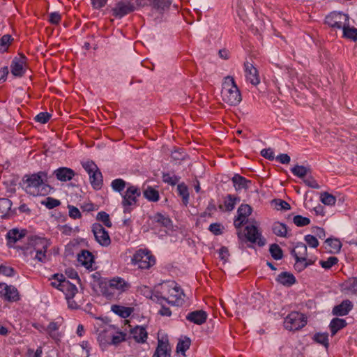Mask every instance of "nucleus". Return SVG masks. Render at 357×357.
Listing matches in <instances>:
<instances>
[{"label":"nucleus","instance_id":"nucleus-52","mask_svg":"<svg viewBox=\"0 0 357 357\" xmlns=\"http://www.w3.org/2000/svg\"><path fill=\"white\" fill-rule=\"evenodd\" d=\"M51 280V286L61 290V285L63 284V280H65L66 278L63 274L56 273L52 275Z\"/></svg>","mask_w":357,"mask_h":357},{"label":"nucleus","instance_id":"nucleus-22","mask_svg":"<svg viewBox=\"0 0 357 357\" xmlns=\"http://www.w3.org/2000/svg\"><path fill=\"white\" fill-rule=\"evenodd\" d=\"M130 334L132 335L134 340L138 343L146 342L148 333L146 328L142 326H136L130 330Z\"/></svg>","mask_w":357,"mask_h":357},{"label":"nucleus","instance_id":"nucleus-59","mask_svg":"<svg viewBox=\"0 0 357 357\" xmlns=\"http://www.w3.org/2000/svg\"><path fill=\"white\" fill-rule=\"evenodd\" d=\"M50 118L51 114L48 112H40L35 116L34 120L37 122L45 124L48 122Z\"/></svg>","mask_w":357,"mask_h":357},{"label":"nucleus","instance_id":"nucleus-1","mask_svg":"<svg viewBox=\"0 0 357 357\" xmlns=\"http://www.w3.org/2000/svg\"><path fill=\"white\" fill-rule=\"evenodd\" d=\"M25 191L33 196L47 195L52 188L48 184L47 174L39 172L31 175H25L23 178Z\"/></svg>","mask_w":357,"mask_h":357},{"label":"nucleus","instance_id":"nucleus-17","mask_svg":"<svg viewBox=\"0 0 357 357\" xmlns=\"http://www.w3.org/2000/svg\"><path fill=\"white\" fill-rule=\"evenodd\" d=\"M26 58L21 56L20 58H15L10 65L11 73L14 76L22 77L25 72L24 66L26 63Z\"/></svg>","mask_w":357,"mask_h":357},{"label":"nucleus","instance_id":"nucleus-40","mask_svg":"<svg viewBox=\"0 0 357 357\" xmlns=\"http://www.w3.org/2000/svg\"><path fill=\"white\" fill-rule=\"evenodd\" d=\"M12 206V202L10 199L7 198H1L0 199V215L1 217L5 218L6 217Z\"/></svg>","mask_w":357,"mask_h":357},{"label":"nucleus","instance_id":"nucleus-55","mask_svg":"<svg viewBox=\"0 0 357 357\" xmlns=\"http://www.w3.org/2000/svg\"><path fill=\"white\" fill-rule=\"evenodd\" d=\"M293 222L298 227H304L310 223V220L307 217L297 215L294 217Z\"/></svg>","mask_w":357,"mask_h":357},{"label":"nucleus","instance_id":"nucleus-6","mask_svg":"<svg viewBox=\"0 0 357 357\" xmlns=\"http://www.w3.org/2000/svg\"><path fill=\"white\" fill-rule=\"evenodd\" d=\"M82 167L89 176L92 188L96 190L101 189L103 185V177L96 164L93 161H87L82 163Z\"/></svg>","mask_w":357,"mask_h":357},{"label":"nucleus","instance_id":"nucleus-43","mask_svg":"<svg viewBox=\"0 0 357 357\" xmlns=\"http://www.w3.org/2000/svg\"><path fill=\"white\" fill-rule=\"evenodd\" d=\"M271 204V206L278 211H288L291 208L289 203L280 199H273Z\"/></svg>","mask_w":357,"mask_h":357},{"label":"nucleus","instance_id":"nucleus-29","mask_svg":"<svg viewBox=\"0 0 357 357\" xmlns=\"http://www.w3.org/2000/svg\"><path fill=\"white\" fill-rule=\"evenodd\" d=\"M111 310L120 317L126 319L130 316L134 311V308L119 305H112L111 306Z\"/></svg>","mask_w":357,"mask_h":357},{"label":"nucleus","instance_id":"nucleus-39","mask_svg":"<svg viewBox=\"0 0 357 357\" xmlns=\"http://www.w3.org/2000/svg\"><path fill=\"white\" fill-rule=\"evenodd\" d=\"M343 31V36L346 38L351 39L354 41L357 40V29L351 27L349 22L342 29Z\"/></svg>","mask_w":357,"mask_h":357},{"label":"nucleus","instance_id":"nucleus-24","mask_svg":"<svg viewBox=\"0 0 357 357\" xmlns=\"http://www.w3.org/2000/svg\"><path fill=\"white\" fill-rule=\"evenodd\" d=\"M291 254L295 259H302L303 261H305L307 255L306 245L302 242L297 243L295 247L291 250Z\"/></svg>","mask_w":357,"mask_h":357},{"label":"nucleus","instance_id":"nucleus-56","mask_svg":"<svg viewBox=\"0 0 357 357\" xmlns=\"http://www.w3.org/2000/svg\"><path fill=\"white\" fill-rule=\"evenodd\" d=\"M208 230L214 235L219 236L222 234L224 226L218 222L212 223L209 225Z\"/></svg>","mask_w":357,"mask_h":357},{"label":"nucleus","instance_id":"nucleus-31","mask_svg":"<svg viewBox=\"0 0 357 357\" xmlns=\"http://www.w3.org/2000/svg\"><path fill=\"white\" fill-rule=\"evenodd\" d=\"M150 6L160 13L167 10L171 4L172 0H148Z\"/></svg>","mask_w":357,"mask_h":357},{"label":"nucleus","instance_id":"nucleus-5","mask_svg":"<svg viewBox=\"0 0 357 357\" xmlns=\"http://www.w3.org/2000/svg\"><path fill=\"white\" fill-rule=\"evenodd\" d=\"M141 196V190L137 185H129L124 193L121 194V202L124 213H130L138 206V200Z\"/></svg>","mask_w":357,"mask_h":357},{"label":"nucleus","instance_id":"nucleus-7","mask_svg":"<svg viewBox=\"0 0 357 357\" xmlns=\"http://www.w3.org/2000/svg\"><path fill=\"white\" fill-rule=\"evenodd\" d=\"M234 226L239 240V247L243 248L245 243V204H242L234 219Z\"/></svg>","mask_w":357,"mask_h":357},{"label":"nucleus","instance_id":"nucleus-3","mask_svg":"<svg viewBox=\"0 0 357 357\" xmlns=\"http://www.w3.org/2000/svg\"><path fill=\"white\" fill-rule=\"evenodd\" d=\"M49 245L50 243L46 238L33 236L30 238L25 253L29 255L33 259L45 263L47 260L46 252Z\"/></svg>","mask_w":357,"mask_h":357},{"label":"nucleus","instance_id":"nucleus-28","mask_svg":"<svg viewBox=\"0 0 357 357\" xmlns=\"http://www.w3.org/2000/svg\"><path fill=\"white\" fill-rule=\"evenodd\" d=\"M126 333L122 331H116V328L110 325L109 344L117 345L126 340Z\"/></svg>","mask_w":357,"mask_h":357},{"label":"nucleus","instance_id":"nucleus-14","mask_svg":"<svg viewBox=\"0 0 357 357\" xmlns=\"http://www.w3.org/2000/svg\"><path fill=\"white\" fill-rule=\"evenodd\" d=\"M171 351L167 337H162L158 340V346L153 357H171Z\"/></svg>","mask_w":357,"mask_h":357},{"label":"nucleus","instance_id":"nucleus-9","mask_svg":"<svg viewBox=\"0 0 357 357\" xmlns=\"http://www.w3.org/2000/svg\"><path fill=\"white\" fill-rule=\"evenodd\" d=\"M307 324L306 317L298 312H291L284 320V327L289 331L301 329Z\"/></svg>","mask_w":357,"mask_h":357},{"label":"nucleus","instance_id":"nucleus-41","mask_svg":"<svg viewBox=\"0 0 357 357\" xmlns=\"http://www.w3.org/2000/svg\"><path fill=\"white\" fill-rule=\"evenodd\" d=\"M233 185L236 191L245 188V178L238 174H235L231 178Z\"/></svg>","mask_w":357,"mask_h":357},{"label":"nucleus","instance_id":"nucleus-33","mask_svg":"<svg viewBox=\"0 0 357 357\" xmlns=\"http://www.w3.org/2000/svg\"><path fill=\"white\" fill-rule=\"evenodd\" d=\"M109 284L107 282H101L100 284V291L107 299L112 300L116 298V291L109 287Z\"/></svg>","mask_w":357,"mask_h":357},{"label":"nucleus","instance_id":"nucleus-26","mask_svg":"<svg viewBox=\"0 0 357 357\" xmlns=\"http://www.w3.org/2000/svg\"><path fill=\"white\" fill-rule=\"evenodd\" d=\"M66 296V298H73L77 293V288L75 284L70 282L66 279L63 280L61 290Z\"/></svg>","mask_w":357,"mask_h":357},{"label":"nucleus","instance_id":"nucleus-25","mask_svg":"<svg viewBox=\"0 0 357 357\" xmlns=\"http://www.w3.org/2000/svg\"><path fill=\"white\" fill-rule=\"evenodd\" d=\"M150 219L152 220L153 223L158 224L159 226L165 228H170L172 225L171 219L167 215H163L159 212L151 216Z\"/></svg>","mask_w":357,"mask_h":357},{"label":"nucleus","instance_id":"nucleus-37","mask_svg":"<svg viewBox=\"0 0 357 357\" xmlns=\"http://www.w3.org/2000/svg\"><path fill=\"white\" fill-rule=\"evenodd\" d=\"M98 341L100 347L109 345L110 342V326L101 331L98 336Z\"/></svg>","mask_w":357,"mask_h":357},{"label":"nucleus","instance_id":"nucleus-32","mask_svg":"<svg viewBox=\"0 0 357 357\" xmlns=\"http://www.w3.org/2000/svg\"><path fill=\"white\" fill-rule=\"evenodd\" d=\"M276 280L284 285L289 287L296 282V278L293 274L288 272H282L278 275Z\"/></svg>","mask_w":357,"mask_h":357},{"label":"nucleus","instance_id":"nucleus-20","mask_svg":"<svg viewBox=\"0 0 357 357\" xmlns=\"http://www.w3.org/2000/svg\"><path fill=\"white\" fill-rule=\"evenodd\" d=\"M109 287H112L119 294L126 291L130 288V284L120 277H115L107 282Z\"/></svg>","mask_w":357,"mask_h":357},{"label":"nucleus","instance_id":"nucleus-36","mask_svg":"<svg viewBox=\"0 0 357 357\" xmlns=\"http://www.w3.org/2000/svg\"><path fill=\"white\" fill-rule=\"evenodd\" d=\"M129 185H131L129 183H127L122 178H116L114 179L111 183V187L114 192H119L121 195L123 194L122 192L128 188Z\"/></svg>","mask_w":357,"mask_h":357},{"label":"nucleus","instance_id":"nucleus-62","mask_svg":"<svg viewBox=\"0 0 357 357\" xmlns=\"http://www.w3.org/2000/svg\"><path fill=\"white\" fill-rule=\"evenodd\" d=\"M15 272L14 268L12 267L0 265V275L12 277L15 275Z\"/></svg>","mask_w":357,"mask_h":357},{"label":"nucleus","instance_id":"nucleus-46","mask_svg":"<svg viewBox=\"0 0 357 357\" xmlns=\"http://www.w3.org/2000/svg\"><path fill=\"white\" fill-rule=\"evenodd\" d=\"M96 220L102 222L103 225L108 228H111L112 227V222L110 220L109 215L105 211L98 212L96 215Z\"/></svg>","mask_w":357,"mask_h":357},{"label":"nucleus","instance_id":"nucleus-2","mask_svg":"<svg viewBox=\"0 0 357 357\" xmlns=\"http://www.w3.org/2000/svg\"><path fill=\"white\" fill-rule=\"evenodd\" d=\"M252 212V207L247 204V241L261 248L266 244V239L262 235L259 222L254 218H248Z\"/></svg>","mask_w":357,"mask_h":357},{"label":"nucleus","instance_id":"nucleus-8","mask_svg":"<svg viewBox=\"0 0 357 357\" xmlns=\"http://www.w3.org/2000/svg\"><path fill=\"white\" fill-rule=\"evenodd\" d=\"M132 263L140 269H149L155 264V259L150 251L140 249L134 254Z\"/></svg>","mask_w":357,"mask_h":357},{"label":"nucleus","instance_id":"nucleus-64","mask_svg":"<svg viewBox=\"0 0 357 357\" xmlns=\"http://www.w3.org/2000/svg\"><path fill=\"white\" fill-rule=\"evenodd\" d=\"M218 255L220 260L224 263L227 262L229 256L228 248L225 246L221 247L218 250Z\"/></svg>","mask_w":357,"mask_h":357},{"label":"nucleus","instance_id":"nucleus-21","mask_svg":"<svg viewBox=\"0 0 357 357\" xmlns=\"http://www.w3.org/2000/svg\"><path fill=\"white\" fill-rule=\"evenodd\" d=\"M353 304L349 300H344L340 304L334 306L332 312L335 316H344L352 310Z\"/></svg>","mask_w":357,"mask_h":357},{"label":"nucleus","instance_id":"nucleus-18","mask_svg":"<svg viewBox=\"0 0 357 357\" xmlns=\"http://www.w3.org/2000/svg\"><path fill=\"white\" fill-rule=\"evenodd\" d=\"M207 317V313L204 310H200L189 312L185 319L195 324L202 325L206 322Z\"/></svg>","mask_w":357,"mask_h":357},{"label":"nucleus","instance_id":"nucleus-30","mask_svg":"<svg viewBox=\"0 0 357 357\" xmlns=\"http://www.w3.org/2000/svg\"><path fill=\"white\" fill-rule=\"evenodd\" d=\"M25 230L20 231L17 229H10L6 234L8 245L15 243L17 241L22 239L25 236Z\"/></svg>","mask_w":357,"mask_h":357},{"label":"nucleus","instance_id":"nucleus-58","mask_svg":"<svg viewBox=\"0 0 357 357\" xmlns=\"http://www.w3.org/2000/svg\"><path fill=\"white\" fill-rule=\"evenodd\" d=\"M338 261V259L335 257H330L327 259L326 261H320L319 264L321 266L322 268L325 269H328L331 268L333 266L336 264Z\"/></svg>","mask_w":357,"mask_h":357},{"label":"nucleus","instance_id":"nucleus-60","mask_svg":"<svg viewBox=\"0 0 357 357\" xmlns=\"http://www.w3.org/2000/svg\"><path fill=\"white\" fill-rule=\"evenodd\" d=\"M11 40V36L8 34L3 35L0 39V50H6Z\"/></svg>","mask_w":357,"mask_h":357},{"label":"nucleus","instance_id":"nucleus-4","mask_svg":"<svg viewBox=\"0 0 357 357\" xmlns=\"http://www.w3.org/2000/svg\"><path fill=\"white\" fill-rule=\"evenodd\" d=\"M221 96L223 101L230 105H236L241 101V94L232 77L228 76L225 78Z\"/></svg>","mask_w":357,"mask_h":357},{"label":"nucleus","instance_id":"nucleus-27","mask_svg":"<svg viewBox=\"0 0 357 357\" xmlns=\"http://www.w3.org/2000/svg\"><path fill=\"white\" fill-rule=\"evenodd\" d=\"M247 82H250L253 86L260 83L259 71L252 64L250 66H247Z\"/></svg>","mask_w":357,"mask_h":357},{"label":"nucleus","instance_id":"nucleus-63","mask_svg":"<svg viewBox=\"0 0 357 357\" xmlns=\"http://www.w3.org/2000/svg\"><path fill=\"white\" fill-rule=\"evenodd\" d=\"M346 288L353 293H357V278L349 279L345 284Z\"/></svg>","mask_w":357,"mask_h":357},{"label":"nucleus","instance_id":"nucleus-45","mask_svg":"<svg viewBox=\"0 0 357 357\" xmlns=\"http://www.w3.org/2000/svg\"><path fill=\"white\" fill-rule=\"evenodd\" d=\"M240 202V198L238 197L228 195L225 200V206L228 211H232L237 202Z\"/></svg>","mask_w":357,"mask_h":357},{"label":"nucleus","instance_id":"nucleus-51","mask_svg":"<svg viewBox=\"0 0 357 357\" xmlns=\"http://www.w3.org/2000/svg\"><path fill=\"white\" fill-rule=\"evenodd\" d=\"M320 199L324 204L328 206H333L336 202L335 197L327 192L321 194Z\"/></svg>","mask_w":357,"mask_h":357},{"label":"nucleus","instance_id":"nucleus-12","mask_svg":"<svg viewBox=\"0 0 357 357\" xmlns=\"http://www.w3.org/2000/svg\"><path fill=\"white\" fill-rule=\"evenodd\" d=\"M0 298L10 303L17 302L20 298L17 289L6 283H0Z\"/></svg>","mask_w":357,"mask_h":357},{"label":"nucleus","instance_id":"nucleus-13","mask_svg":"<svg viewBox=\"0 0 357 357\" xmlns=\"http://www.w3.org/2000/svg\"><path fill=\"white\" fill-rule=\"evenodd\" d=\"M135 10V5L129 1L121 0L118 1L112 9V15L116 18H122Z\"/></svg>","mask_w":357,"mask_h":357},{"label":"nucleus","instance_id":"nucleus-49","mask_svg":"<svg viewBox=\"0 0 357 357\" xmlns=\"http://www.w3.org/2000/svg\"><path fill=\"white\" fill-rule=\"evenodd\" d=\"M325 243L331 248V252H339L342 247L340 241L337 238H328L325 241Z\"/></svg>","mask_w":357,"mask_h":357},{"label":"nucleus","instance_id":"nucleus-48","mask_svg":"<svg viewBox=\"0 0 357 357\" xmlns=\"http://www.w3.org/2000/svg\"><path fill=\"white\" fill-rule=\"evenodd\" d=\"M269 251L272 257L275 260H280L283 257L282 250L278 244H271L269 248Z\"/></svg>","mask_w":357,"mask_h":357},{"label":"nucleus","instance_id":"nucleus-42","mask_svg":"<svg viewBox=\"0 0 357 357\" xmlns=\"http://www.w3.org/2000/svg\"><path fill=\"white\" fill-rule=\"evenodd\" d=\"M273 231L278 236L285 237L287 234V227L284 224L275 222L273 226Z\"/></svg>","mask_w":357,"mask_h":357},{"label":"nucleus","instance_id":"nucleus-50","mask_svg":"<svg viewBox=\"0 0 357 357\" xmlns=\"http://www.w3.org/2000/svg\"><path fill=\"white\" fill-rule=\"evenodd\" d=\"M162 181L172 186L176 185L181 179V177L176 175H171L169 173H162Z\"/></svg>","mask_w":357,"mask_h":357},{"label":"nucleus","instance_id":"nucleus-38","mask_svg":"<svg viewBox=\"0 0 357 357\" xmlns=\"http://www.w3.org/2000/svg\"><path fill=\"white\" fill-rule=\"evenodd\" d=\"M177 191L179 196L182 197V202L185 206H187L189 202V192L188 186L181 183L177 185Z\"/></svg>","mask_w":357,"mask_h":357},{"label":"nucleus","instance_id":"nucleus-10","mask_svg":"<svg viewBox=\"0 0 357 357\" xmlns=\"http://www.w3.org/2000/svg\"><path fill=\"white\" fill-rule=\"evenodd\" d=\"M349 16L341 12H332L325 18V23L333 29H342L347 22H349Z\"/></svg>","mask_w":357,"mask_h":357},{"label":"nucleus","instance_id":"nucleus-34","mask_svg":"<svg viewBox=\"0 0 357 357\" xmlns=\"http://www.w3.org/2000/svg\"><path fill=\"white\" fill-rule=\"evenodd\" d=\"M346 326L347 322L344 319L333 318L329 324L331 335H335L340 330L342 329Z\"/></svg>","mask_w":357,"mask_h":357},{"label":"nucleus","instance_id":"nucleus-19","mask_svg":"<svg viewBox=\"0 0 357 357\" xmlns=\"http://www.w3.org/2000/svg\"><path fill=\"white\" fill-rule=\"evenodd\" d=\"M53 174L59 181L66 182L70 181L74 177L75 172L70 168L63 167L55 169Z\"/></svg>","mask_w":357,"mask_h":357},{"label":"nucleus","instance_id":"nucleus-53","mask_svg":"<svg viewBox=\"0 0 357 357\" xmlns=\"http://www.w3.org/2000/svg\"><path fill=\"white\" fill-rule=\"evenodd\" d=\"M292 174L299 178H303L307 175L309 169L303 165H295L291 169Z\"/></svg>","mask_w":357,"mask_h":357},{"label":"nucleus","instance_id":"nucleus-57","mask_svg":"<svg viewBox=\"0 0 357 357\" xmlns=\"http://www.w3.org/2000/svg\"><path fill=\"white\" fill-rule=\"evenodd\" d=\"M186 153L182 149H177L172 151L171 158L174 161H179L185 160Z\"/></svg>","mask_w":357,"mask_h":357},{"label":"nucleus","instance_id":"nucleus-23","mask_svg":"<svg viewBox=\"0 0 357 357\" xmlns=\"http://www.w3.org/2000/svg\"><path fill=\"white\" fill-rule=\"evenodd\" d=\"M62 323V319H58L56 321H51L45 329V331L54 340H60L61 335L58 331Z\"/></svg>","mask_w":357,"mask_h":357},{"label":"nucleus","instance_id":"nucleus-61","mask_svg":"<svg viewBox=\"0 0 357 357\" xmlns=\"http://www.w3.org/2000/svg\"><path fill=\"white\" fill-rule=\"evenodd\" d=\"M304 239L310 247L316 248L319 245V241L317 238L312 235L307 234L305 236Z\"/></svg>","mask_w":357,"mask_h":357},{"label":"nucleus","instance_id":"nucleus-35","mask_svg":"<svg viewBox=\"0 0 357 357\" xmlns=\"http://www.w3.org/2000/svg\"><path fill=\"white\" fill-rule=\"evenodd\" d=\"M144 197L149 202H156L160 199L159 192L151 186H148L143 192Z\"/></svg>","mask_w":357,"mask_h":357},{"label":"nucleus","instance_id":"nucleus-11","mask_svg":"<svg viewBox=\"0 0 357 357\" xmlns=\"http://www.w3.org/2000/svg\"><path fill=\"white\" fill-rule=\"evenodd\" d=\"M91 231L96 241L102 247H108L111 244V238L107 231L100 223H93Z\"/></svg>","mask_w":357,"mask_h":357},{"label":"nucleus","instance_id":"nucleus-15","mask_svg":"<svg viewBox=\"0 0 357 357\" xmlns=\"http://www.w3.org/2000/svg\"><path fill=\"white\" fill-rule=\"evenodd\" d=\"M168 292L170 296L176 298V300L174 301H169L167 298L162 297L161 298L162 300L174 305H179L183 303L185 295L181 288L177 284H175L174 287H170L168 289Z\"/></svg>","mask_w":357,"mask_h":357},{"label":"nucleus","instance_id":"nucleus-47","mask_svg":"<svg viewBox=\"0 0 357 357\" xmlns=\"http://www.w3.org/2000/svg\"><path fill=\"white\" fill-rule=\"evenodd\" d=\"M314 341L324 346L326 348L328 347V335L327 333H317L314 335Z\"/></svg>","mask_w":357,"mask_h":357},{"label":"nucleus","instance_id":"nucleus-54","mask_svg":"<svg viewBox=\"0 0 357 357\" xmlns=\"http://www.w3.org/2000/svg\"><path fill=\"white\" fill-rule=\"evenodd\" d=\"M42 205L45 206L48 209H52L61 204V202L55 198L47 197L40 202Z\"/></svg>","mask_w":357,"mask_h":357},{"label":"nucleus","instance_id":"nucleus-44","mask_svg":"<svg viewBox=\"0 0 357 357\" xmlns=\"http://www.w3.org/2000/svg\"><path fill=\"white\" fill-rule=\"evenodd\" d=\"M190 339L185 337L184 340H180L177 343L176 351L185 356V352L190 348Z\"/></svg>","mask_w":357,"mask_h":357},{"label":"nucleus","instance_id":"nucleus-16","mask_svg":"<svg viewBox=\"0 0 357 357\" xmlns=\"http://www.w3.org/2000/svg\"><path fill=\"white\" fill-rule=\"evenodd\" d=\"M94 256L90 251L82 250L77 255V261L86 269L93 270L92 266L94 263Z\"/></svg>","mask_w":357,"mask_h":357}]
</instances>
